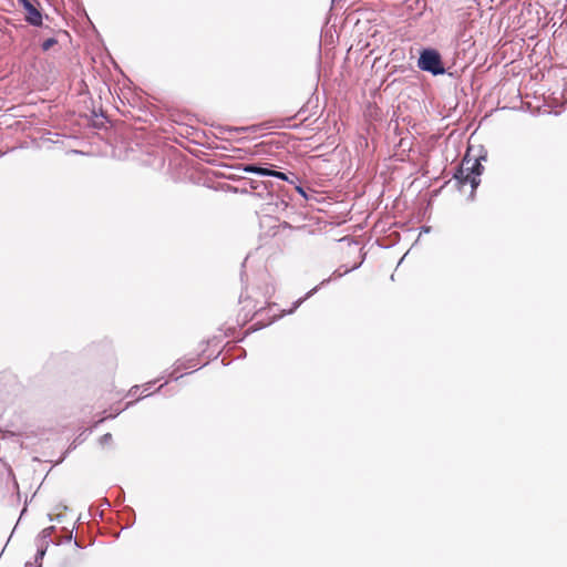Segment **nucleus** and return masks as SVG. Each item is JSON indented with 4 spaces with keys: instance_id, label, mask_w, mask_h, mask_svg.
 <instances>
[{
    "instance_id": "nucleus-1",
    "label": "nucleus",
    "mask_w": 567,
    "mask_h": 567,
    "mask_svg": "<svg viewBox=\"0 0 567 567\" xmlns=\"http://www.w3.org/2000/svg\"><path fill=\"white\" fill-rule=\"evenodd\" d=\"M483 171L484 167L478 158L465 155L454 177L461 186L470 184L472 192H474L481 183L480 176Z\"/></svg>"
},
{
    "instance_id": "nucleus-2",
    "label": "nucleus",
    "mask_w": 567,
    "mask_h": 567,
    "mask_svg": "<svg viewBox=\"0 0 567 567\" xmlns=\"http://www.w3.org/2000/svg\"><path fill=\"white\" fill-rule=\"evenodd\" d=\"M417 65L421 70L431 72L434 75L443 74L445 71L440 53L432 49L422 51Z\"/></svg>"
},
{
    "instance_id": "nucleus-3",
    "label": "nucleus",
    "mask_w": 567,
    "mask_h": 567,
    "mask_svg": "<svg viewBox=\"0 0 567 567\" xmlns=\"http://www.w3.org/2000/svg\"><path fill=\"white\" fill-rule=\"evenodd\" d=\"M19 2L22 4L25 13V20L35 27H39L42 24V14L41 12L33 6V3L30 0H19Z\"/></svg>"
},
{
    "instance_id": "nucleus-4",
    "label": "nucleus",
    "mask_w": 567,
    "mask_h": 567,
    "mask_svg": "<svg viewBox=\"0 0 567 567\" xmlns=\"http://www.w3.org/2000/svg\"><path fill=\"white\" fill-rule=\"evenodd\" d=\"M243 171L246 173H254V174H258V175H262V176H272V177H277L282 181H289L288 176L282 172L259 167V166L252 165V164L245 165L243 167Z\"/></svg>"
},
{
    "instance_id": "nucleus-5",
    "label": "nucleus",
    "mask_w": 567,
    "mask_h": 567,
    "mask_svg": "<svg viewBox=\"0 0 567 567\" xmlns=\"http://www.w3.org/2000/svg\"><path fill=\"white\" fill-rule=\"evenodd\" d=\"M270 123H274V125L271 127H284L285 126V123L282 120H279V121H271ZM269 128L270 126L267 125V123H264V124H260V125H252L250 127H248L247 130L249 131H252V132H256L257 128Z\"/></svg>"
},
{
    "instance_id": "nucleus-6",
    "label": "nucleus",
    "mask_w": 567,
    "mask_h": 567,
    "mask_svg": "<svg viewBox=\"0 0 567 567\" xmlns=\"http://www.w3.org/2000/svg\"><path fill=\"white\" fill-rule=\"evenodd\" d=\"M56 44V40L54 38H49L42 43V50L49 51L53 45Z\"/></svg>"
},
{
    "instance_id": "nucleus-7",
    "label": "nucleus",
    "mask_w": 567,
    "mask_h": 567,
    "mask_svg": "<svg viewBox=\"0 0 567 567\" xmlns=\"http://www.w3.org/2000/svg\"><path fill=\"white\" fill-rule=\"evenodd\" d=\"M120 411H121V410H118V409H117V410H115V413H114V414H110V416H115V415H117V414L120 413Z\"/></svg>"
},
{
    "instance_id": "nucleus-8",
    "label": "nucleus",
    "mask_w": 567,
    "mask_h": 567,
    "mask_svg": "<svg viewBox=\"0 0 567 567\" xmlns=\"http://www.w3.org/2000/svg\"><path fill=\"white\" fill-rule=\"evenodd\" d=\"M251 188H252V189H256V188H257V187H256V184H254V182H251Z\"/></svg>"
},
{
    "instance_id": "nucleus-9",
    "label": "nucleus",
    "mask_w": 567,
    "mask_h": 567,
    "mask_svg": "<svg viewBox=\"0 0 567 567\" xmlns=\"http://www.w3.org/2000/svg\"><path fill=\"white\" fill-rule=\"evenodd\" d=\"M104 437L105 440H109L111 437V434H106Z\"/></svg>"
},
{
    "instance_id": "nucleus-10",
    "label": "nucleus",
    "mask_w": 567,
    "mask_h": 567,
    "mask_svg": "<svg viewBox=\"0 0 567 567\" xmlns=\"http://www.w3.org/2000/svg\"><path fill=\"white\" fill-rule=\"evenodd\" d=\"M104 437L105 440H109L111 437V434H106Z\"/></svg>"
}]
</instances>
